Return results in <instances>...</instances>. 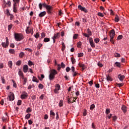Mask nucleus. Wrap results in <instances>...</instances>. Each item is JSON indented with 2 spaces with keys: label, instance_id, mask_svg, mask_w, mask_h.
Wrapping results in <instances>:
<instances>
[{
  "label": "nucleus",
  "instance_id": "obj_1",
  "mask_svg": "<svg viewBox=\"0 0 129 129\" xmlns=\"http://www.w3.org/2000/svg\"><path fill=\"white\" fill-rule=\"evenodd\" d=\"M14 38L17 42L24 40V35L21 33H14Z\"/></svg>",
  "mask_w": 129,
  "mask_h": 129
},
{
  "label": "nucleus",
  "instance_id": "obj_2",
  "mask_svg": "<svg viewBox=\"0 0 129 129\" xmlns=\"http://www.w3.org/2000/svg\"><path fill=\"white\" fill-rule=\"evenodd\" d=\"M43 8H45L47 11V14H52L53 11V7L50 5H47L46 3H43Z\"/></svg>",
  "mask_w": 129,
  "mask_h": 129
},
{
  "label": "nucleus",
  "instance_id": "obj_3",
  "mask_svg": "<svg viewBox=\"0 0 129 129\" xmlns=\"http://www.w3.org/2000/svg\"><path fill=\"white\" fill-rule=\"evenodd\" d=\"M114 36H115V31H114V29H112L109 32V36L110 38V42H111L113 45H114V40H113Z\"/></svg>",
  "mask_w": 129,
  "mask_h": 129
},
{
  "label": "nucleus",
  "instance_id": "obj_4",
  "mask_svg": "<svg viewBox=\"0 0 129 129\" xmlns=\"http://www.w3.org/2000/svg\"><path fill=\"white\" fill-rule=\"evenodd\" d=\"M55 89L53 90V91L55 94H58L59 93V90H60V88H61V86L59 84H56L54 86Z\"/></svg>",
  "mask_w": 129,
  "mask_h": 129
},
{
  "label": "nucleus",
  "instance_id": "obj_5",
  "mask_svg": "<svg viewBox=\"0 0 129 129\" xmlns=\"http://www.w3.org/2000/svg\"><path fill=\"white\" fill-rule=\"evenodd\" d=\"M9 45H10V42H9V38L6 37V42H2V46L3 48H7L9 47Z\"/></svg>",
  "mask_w": 129,
  "mask_h": 129
},
{
  "label": "nucleus",
  "instance_id": "obj_6",
  "mask_svg": "<svg viewBox=\"0 0 129 129\" xmlns=\"http://www.w3.org/2000/svg\"><path fill=\"white\" fill-rule=\"evenodd\" d=\"M10 95L8 96V98L9 101H13V100H15V94H14V93H12V92H10Z\"/></svg>",
  "mask_w": 129,
  "mask_h": 129
},
{
  "label": "nucleus",
  "instance_id": "obj_7",
  "mask_svg": "<svg viewBox=\"0 0 129 129\" xmlns=\"http://www.w3.org/2000/svg\"><path fill=\"white\" fill-rule=\"evenodd\" d=\"M28 93L26 91H23L21 95V99H26L28 97Z\"/></svg>",
  "mask_w": 129,
  "mask_h": 129
},
{
  "label": "nucleus",
  "instance_id": "obj_8",
  "mask_svg": "<svg viewBox=\"0 0 129 129\" xmlns=\"http://www.w3.org/2000/svg\"><path fill=\"white\" fill-rule=\"evenodd\" d=\"M78 8L79 10H81V11H83V12H84V13H88V11H87V9H86V8H85V7H82L81 5H79Z\"/></svg>",
  "mask_w": 129,
  "mask_h": 129
},
{
  "label": "nucleus",
  "instance_id": "obj_9",
  "mask_svg": "<svg viewBox=\"0 0 129 129\" xmlns=\"http://www.w3.org/2000/svg\"><path fill=\"white\" fill-rule=\"evenodd\" d=\"M89 43L91 45V47H92V48H95V44L94 43V42H93V39H92V37H90L89 38Z\"/></svg>",
  "mask_w": 129,
  "mask_h": 129
},
{
  "label": "nucleus",
  "instance_id": "obj_10",
  "mask_svg": "<svg viewBox=\"0 0 129 129\" xmlns=\"http://www.w3.org/2000/svg\"><path fill=\"white\" fill-rule=\"evenodd\" d=\"M23 70L24 73H27V72H28V70H29V67H28V65L27 64L24 65Z\"/></svg>",
  "mask_w": 129,
  "mask_h": 129
},
{
  "label": "nucleus",
  "instance_id": "obj_11",
  "mask_svg": "<svg viewBox=\"0 0 129 129\" xmlns=\"http://www.w3.org/2000/svg\"><path fill=\"white\" fill-rule=\"evenodd\" d=\"M46 15H47V12L46 11H43V12H41L38 15V17H39V18H43V17H45Z\"/></svg>",
  "mask_w": 129,
  "mask_h": 129
},
{
  "label": "nucleus",
  "instance_id": "obj_12",
  "mask_svg": "<svg viewBox=\"0 0 129 129\" xmlns=\"http://www.w3.org/2000/svg\"><path fill=\"white\" fill-rule=\"evenodd\" d=\"M79 67H81L82 68V71H84V70H85V69H86V66H85V64L84 63H79Z\"/></svg>",
  "mask_w": 129,
  "mask_h": 129
},
{
  "label": "nucleus",
  "instance_id": "obj_13",
  "mask_svg": "<svg viewBox=\"0 0 129 129\" xmlns=\"http://www.w3.org/2000/svg\"><path fill=\"white\" fill-rule=\"evenodd\" d=\"M19 70L18 75H19L20 77H21L22 79H24V77H25V76H24V73L20 69Z\"/></svg>",
  "mask_w": 129,
  "mask_h": 129
},
{
  "label": "nucleus",
  "instance_id": "obj_14",
  "mask_svg": "<svg viewBox=\"0 0 129 129\" xmlns=\"http://www.w3.org/2000/svg\"><path fill=\"white\" fill-rule=\"evenodd\" d=\"M121 110L124 112V113H125L127 110V107L125 105H122L121 107Z\"/></svg>",
  "mask_w": 129,
  "mask_h": 129
},
{
  "label": "nucleus",
  "instance_id": "obj_15",
  "mask_svg": "<svg viewBox=\"0 0 129 129\" xmlns=\"http://www.w3.org/2000/svg\"><path fill=\"white\" fill-rule=\"evenodd\" d=\"M125 78V77L124 76V75H121L120 74L118 75V78L119 79L120 81H123V79H124Z\"/></svg>",
  "mask_w": 129,
  "mask_h": 129
},
{
  "label": "nucleus",
  "instance_id": "obj_16",
  "mask_svg": "<svg viewBox=\"0 0 129 129\" xmlns=\"http://www.w3.org/2000/svg\"><path fill=\"white\" fill-rule=\"evenodd\" d=\"M13 12L14 13H18V7H17V4H13Z\"/></svg>",
  "mask_w": 129,
  "mask_h": 129
},
{
  "label": "nucleus",
  "instance_id": "obj_17",
  "mask_svg": "<svg viewBox=\"0 0 129 129\" xmlns=\"http://www.w3.org/2000/svg\"><path fill=\"white\" fill-rule=\"evenodd\" d=\"M50 74H51V75H53V76H55L56 74H58V72H57L56 70H52L51 73H50Z\"/></svg>",
  "mask_w": 129,
  "mask_h": 129
},
{
  "label": "nucleus",
  "instance_id": "obj_18",
  "mask_svg": "<svg viewBox=\"0 0 129 129\" xmlns=\"http://www.w3.org/2000/svg\"><path fill=\"white\" fill-rule=\"evenodd\" d=\"M60 33H57L56 34H54V36L52 37V38H53L54 39H59V37Z\"/></svg>",
  "mask_w": 129,
  "mask_h": 129
},
{
  "label": "nucleus",
  "instance_id": "obj_19",
  "mask_svg": "<svg viewBox=\"0 0 129 129\" xmlns=\"http://www.w3.org/2000/svg\"><path fill=\"white\" fill-rule=\"evenodd\" d=\"M32 81L33 82H36L37 83H39V81L38 80V79H37V78L35 76H33V78H32Z\"/></svg>",
  "mask_w": 129,
  "mask_h": 129
},
{
  "label": "nucleus",
  "instance_id": "obj_20",
  "mask_svg": "<svg viewBox=\"0 0 129 129\" xmlns=\"http://www.w3.org/2000/svg\"><path fill=\"white\" fill-rule=\"evenodd\" d=\"M106 79L107 81H112V78L110 77L109 75H106Z\"/></svg>",
  "mask_w": 129,
  "mask_h": 129
},
{
  "label": "nucleus",
  "instance_id": "obj_21",
  "mask_svg": "<svg viewBox=\"0 0 129 129\" xmlns=\"http://www.w3.org/2000/svg\"><path fill=\"white\" fill-rule=\"evenodd\" d=\"M114 21L116 23H118V22H119V18L117 15H116L115 16Z\"/></svg>",
  "mask_w": 129,
  "mask_h": 129
},
{
  "label": "nucleus",
  "instance_id": "obj_22",
  "mask_svg": "<svg viewBox=\"0 0 129 129\" xmlns=\"http://www.w3.org/2000/svg\"><path fill=\"white\" fill-rule=\"evenodd\" d=\"M6 5L8 6L9 8H11L12 7V2H11L10 1H7V2H6Z\"/></svg>",
  "mask_w": 129,
  "mask_h": 129
},
{
  "label": "nucleus",
  "instance_id": "obj_23",
  "mask_svg": "<svg viewBox=\"0 0 129 129\" xmlns=\"http://www.w3.org/2000/svg\"><path fill=\"white\" fill-rule=\"evenodd\" d=\"M71 60L72 64H75V63H76V59H75V58L72 57Z\"/></svg>",
  "mask_w": 129,
  "mask_h": 129
},
{
  "label": "nucleus",
  "instance_id": "obj_24",
  "mask_svg": "<svg viewBox=\"0 0 129 129\" xmlns=\"http://www.w3.org/2000/svg\"><path fill=\"white\" fill-rule=\"evenodd\" d=\"M8 66L10 67V68H12L13 67V61L12 60H9L8 61Z\"/></svg>",
  "mask_w": 129,
  "mask_h": 129
},
{
  "label": "nucleus",
  "instance_id": "obj_25",
  "mask_svg": "<svg viewBox=\"0 0 129 129\" xmlns=\"http://www.w3.org/2000/svg\"><path fill=\"white\" fill-rule=\"evenodd\" d=\"M43 42L44 43H47L48 42H50V38H48V37L44 38V39L43 40Z\"/></svg>",
  "mask_w": 129,
  "mask_h": 129
},
{
  "label": "nucleus",
  "instance_id": "obj_26",
  "mask_svg": "<svg viewBox=\"0 0 129 129\" xmlns=\"http://www.w3.org/2000/svg\"><path fill=\"white\" fill-rule=\"evenodd\" d=\"M23 79V85H26V83H27V81H28V78H25V77H24V79Z\"/></svg>",
  "mask_w": 129,
  "mask_h": 129
},
{
  "label": "nucleus",
  "instance_id": "obj_27",
  "mask_svg": "<svg viewBox=\"0 0 129 129\" xmlns=\"http://www.w3.org/2000/svg\"><path fill=\"white\" fill-rule=\"evenodd\" d=\"M54 77H55V76H53V75L50 73L49 76V80H53Z\"/></svg>",
  "mask_w": 129,
  "mask_h": 129
},
{
  "label": "nucleus",
  "instance_id": "obj_28",
  "mask_svg": "<svg viewBox=\"0 0 129 129\" xmlns=\"http://www.w3.org/2000/svg\"><path fill=\"white\" fill-rule=\"evenodd\" d=\"M114 65H115V66H116V67L120 68V62H115Z\"/></svg>",
  "mask_w": 129,
  "mask_h": 129
},
{
  "label": "nucleus",
  "instance_id": "obj_29",
  "mask_svg": "<svg viewBox=\"0 0 129 129\" xmlns=\"http://www.w3.org/2000/svg\"><path fill=\"white\" fill-rule=\"evenodd\" d=\"M63 100H60L59 102L58 105L60 107H61L63 106Z\"/></svg>",
  "mask_w": 129,
  "mask_h": 129
},
{
  "label": "nucleus",
  "instance_id": "obj_30",
  "mask_svg": "<svg viewBox=\"0 0 129 129\" xmlns=\"http://www.w3.org/2000/svg\"><path fill=\"white\" fill-rule=\"evenodd\" d=\"M31 115H32V114H30V113H28L25 117V119H29V118H30V117H31Z\"/></svg>",
  "mask_w": 129,
  "mask_h": 129
},
{
  "label": "nucleus",
  "instance_id": "obj_31",
  "mask_svg": "<svg viewBox=\"0 0 129 129\" xmlns=\"http://www.w3.org/2000/svg\"><path fill=\"white\" fill-rule=\"evenodd\" d=\"M29 28V27H27V29L26 30V34H30V33H31V29L30 30Z\"/></svg>",
  "mask_w": 129,
  "mask_h": 129
},
{
  "label": "nucleus",
  "instance_id": "obj_32",
  "mask_svg": "<svg viewBox=\"0 0 129 129\" xmlns=\"http://www.w3.org/2000/svg\"><path fill=\"white\" fill-rule=\"evenodd\" d=\"M31 111L32 108L31 107H28L26 110V112H27V113H29V112H31Z\"/></svg>",
  "mask_w": 129,
  "mask_h": 129
},
{
  "label": "nucleus",
  "instance_id": "obj_33",
  "mask_svg": "<svg viewBox=\"0 0 129 129\" xmlns=\"http://www.w3.org/2000/svg\"><path fill=\"white\" fill-rule=\"evenodd\" d=\"M79 75V73L77 72H73V77H75V76H77V75Z\"/></svg>",
  "mask_w": 129,
  "mask_h": 129
},
{
  "label": "nucleus",
  "instance_id": "obj_34",
  "mask_svg": "<svg viewBox=\"0 0 129 129\" xmlns=\"http://www.w3.org/2000/svg\"><path fill=\"white\" fill-rule=\"evenodd\" d=\"M22 64V61L21 60H18L16 62V64L17 66H21V64Z\"/></svg>",
  "mask_w": 129,
  "mask_h": 129
},
{
  "label": "nucleus",
  "instance_id": "obj_35",
  "mask_svg": "<svg viewBox=\"0 0 129 129\" xmlns=\"http://www.w3.org/2000/svg\"><path fill=\"white\" fill-rule=\"evenodd\" d=\"M94 108H95V105H94V104L91 105L90 107V110H92L93 109H94Z\"/></svg>",
  "mask_w": 129,
  "mask_h": 129
},
{
  "label": "nucleus",
  "instance_id": "obj_36",
  "mask_svg": "<svg viewBox=\"0 0 129 129\" xmlns=\"http://www.w3.org/2000/svg\"><path fill=\"white\" fill-rule=\"evenodd\" d=\"M87 31L89 36H91L92 35V32H91V31L90 29H89V28L87 30Z\"/></svg>",
  "mask_w": 129,
  "mask_h": 129
},
{
  "label": "nucleus",
  "instance_id": "obj_37",
  "mask_svg": "<svg viewBox=\"0 0 129 129\" xmlns=\"http://www.w3.org/2000/svg\"><path fill=\"white\" fill-rule=\"evenodd\" d=\"M105 113L106 114H109L110 113V109L106 108Z\"/></svg>",
  "mask_w": 129,
  "mask_h": 129
},
{
  "label": "nucleus",
  "instance_id": "obj_38",
  "mask_svg": "<svg viewBox=\"0 0 129 129\" xmlns=\"http://www.w3.org/2000/svg\"><path fill=\"white\" fill-rule=\"evenodd\" d=\"M24 55H25V53H24L23 52H20L19 54L20 58H23V57H24Z\"/></svg>",
  "mask_w": 129,
  "mask_h": 129
},
{
  "label": "nucleus",
  "instance_id": "obj_39",
  "mask_svg": "<svg viewBox=\"0 0 129 129\" xmlns=\"http://www.w3.org/2000/svg\"><path fill=\"white\" fill-rule=\"evenodd\" d=\"M114 56H115V57H116V58H118V57H120V54H119L117 52H116L114 53Z\"/></svg>",
  "mask_w": 129,
  "mask_h": 129
},
{
  "label": "nucleus",
  "instance_id": "obj_40",
  "mask_svg": "<svg viewBox=\"0 0 129 129\" xmlns=\"http://www.w3.org/2000/svg\"><path fill=\"white\" fill-rule=\"evenodd\" d=\"M1 80H2V83H3V84H5L6 83V80H5V77L2 76Z\"/></svg>",
  "mask_w": 129,
  "mask_h": 129
},
{
  "label": "nucleus",
  "instance_id": "obj_41",
  "mask_svg": "<svg viewBox=\"0 0 129 129\" xmlns=\"http://www.w3.org/2000/svg\"><path fill=\"white\" fill-rule=\"evenodd\" d=\"M43 45L41 43H39L37 46V48L38 50H40L41 49V47H42Z\"/></svg>",
  "mask_w": 129,
  "mask_h": 129
},
{
  "label": "nucleus",
  "instance_id": "obj_42",
  "mask_svg": "<svg viewBox=\"0 0 129 129\" xmlns=\"http://www.w3.org/2000/svg\"><path fill=\"white\" fill-rule=\"evenodd\" d=\"M122 38H123V36H122V35H119L118 36L117 40H121V39H122Z\"/></svg>",
  "mask_w": 129,
  "mask_h": 129
},
{
  "label": "nucleus",
  "instance_id": "obj_43",
  "mask_svg": "<svg viewBox=\"0 0 129 129\" xmlns=\"http://www.w3.org/2000/svg\"><path fill=\"white\" fill-rule=\"evenodd\" d=\"M94 41L95 43H96V44H97V43H99V41H100V40L99 39V38H97L94 39Z\"/></svg>",
  "mask_w": 129,
  "mask_h": 129
},
{
  "label": "nucleus",
  "instance_id": "obj_44",
  "mask_svg": "<svg viewBox=\"0 0 129 129\" xmlns=\"http://www.w3.org/2000/svg\"><path fill=\"white\" fill-rule=\"evenodd\" d=\"M38 88H39L40 89H43V88H44V86L43 85V84H39L38 85Z\"/></svg>",
  "mask_w": 129,
  "mask_h": 129
},
{
  "label": "nucleus",
  "instance_id": "obj_45",
  "mask_svg": "<svg viewBox=\"0 0 129 129\" xmlns=\"http://www.w3.org/2000/svg\"><path fill=\"white\" fill-rule=\"evenodd\" d=\"M14 4L17 5V4H20V0H13Z\"/></svg>",
  "mask_w": 129,
  "mask_h": 129
},
{
  "label": "nucleus",
  "instance_id": "obj_46",
  "mask_svg": "<svg viewBox=\"0 0 129 129\" xmlns=\"http://www.w3.org/2000/svg\"><path fill=\"white\" fill-rule=\"evenodd\" d=\"M78 38V34H75L73 36V39L76 40Z\"/></svg>",
  "mask_w": 129,
  "mask_h": 129
},
{
  "label": "nucleus",
  "instance_id": "obj_47",
  "mask_svg": "<svg viewBox=\"0 0 129 129\" xmlns=\"http://www.w3.org/2000/svg\"><path fill=\"white\" fill-rule=\"evenodd\" d=\"M84 54H83V52L79 53H78V57H83V55Z\"/></svg>",
  "mask_w": 129,
  "mask_h": 129
},
{
  "label": "nucleus",
  "instance_id": "obj_48",
  "mask_svg": "<svg viewBox=\"0 0 129 129\" xmlns=\"http://www.w3.org/2000/svg\"><path fill=\"white\" fill-rule=\"evenodd\" d=\"M12 82L13 83V87L17 88V84L16 83V82L13 80Z\"/></svg>",
  "mask_w": 129,
  "mask_h": 129
},
{
  "label": "nucleus",
  "instance_id": "obj_49",
  "mask_svg": "<svg viewBox=\"0 0 129 129\" xmlns=\"http://www.w3.org/2000/svg\"><path fill=\"white\" fill-rule=\"evenodd\" d=\"M28 64L29 66H32V65H34V63L32 62V61H31L30 60H29L28 61Z\"/></svg>",
  "mask_w": 129,
  "mask_h": 129
},
{
  "label": "nucleus",
  "instance_id": "obj_50",
  "mask_svg": "<svg viewBox=\"0 0 129 129\" xmlns=\"http://www.w3.org/2000/svg\"><path fill=\"white\" fill-rule=\"evenodd\" d=\"M39 9L41 11V10L43 9V4H42V3H40L39 4Z\"/></svg>",
  "mask_w": 129,
  "mask_h": 129
},
{
  "label": "nucleus",
  "instance_id": "obj_51",
  "mask_svg": "<svg viewBox=\"0 0 129 129\" xmlns=\"http://www.w3.org/2000/svg\"><path fill=\"white\" fill-rule=\"evenodd\" d=\"M81 45H82V43H81V41H79L77 43V47H78V48H80L81 47Z\"/></svg>",
  "mask_w": 129,
  "mask_h": 129
},
{
  "label": "nucleus",
  "instance_id": "obj_52",
  "mask_svg": "<svg viewBox=\"0 0 129 129\" xmlns=\"http://www.w3.org/2000/svg\"><path fill=\"white\" fill-rule=\"evenodd\" d=\"M25 51H28L29 52H30L31 53H32V52H33V50L31 49V48H25Z\"/></svg>",
  "mask_w": 129,
  "mask_h": 129
},
{
  "label": "nucleus",
  "instance_id": "obj_53",
  "mask_svg": "<svg viewBox=\"0 0 129 129\" xmlns=\"http://www.w3.org/2000/svg\"><path fill=\"white\" fill-rule=\"evenodd\" d=\"M34 37H35V38H36V39H39V33H36V34L34 35Z\"/></svg>",
  "mask_w": 129,
  "mask_h": 129
},
{
  "label": "nucleus",
  "instance_id": "obj_54",
  "mask_svg": "<svg viewBox=\"0 0 129 129\" xmlns=\"http://www.w3.org/2000/svg\"><path fill=\"white\" fill-rule=\"evenodd\" d=\"M46 37V33L45 32H42L41 33V38L43 39V38H45Z\"/></svg>",
  "mask_w": 129,
  "mask_h": 129
},
{
  "label": "nucleus",
  "instance_id": "obj_55",
  "mask_svg": "<svg viewBox=\"0 0 129 129\" xmlns=\"http://www.w3.org/2000/svg\"><path fill=\"white\" fill-rule=\"evenodd\" d=\"M12 28H13V24H10V25H8L9 31H10V30H12Z\"/></svg>",
  "mask_w": 129,
  "mask_h": 129
},
{
  "label": "nucleus",
  "instance_id": "obj_56",
  "mask_svg": "<svg viewBox=\"0 0 129 129\" xmlns=\"http://www.w3.org/2000/svg\"><path fill=\"white\" fill-rule=\"evenodd\" d=\"M66 66L65 65V64H64V62H62L61 63V68H62V69H64V68H65Z\"/></svg>",
  "mask_w": 129,
  "mask_h": 129
},
{
  "label": "nucleus",
  "instance_id": "obj_57",
  "mask_svg": "<svg viewBox=\"0 0 129 129\" xmlns=\"http://www.w3.org/2000/svg\"><path fill=\"white\" fill-rule=\"evenodd\" d=\"M98 16L102 18L104 17V15H103V14H102V13L99 12L98 13Z\"/></svg>",
  "mask_w": 129,
  "mask_h": 129
},
{
  "label": "nucleus",
  "instance_id": "obj_58",
  "mask_svg": "<svg viewBox=\"0 0 129 129\" xmlns=\"http://www.w3.org/2000/svg\"><path fill=\"white\" fill-rule=\"evenodd\" d=\"M36 97H37V96L34 95L31 97V98H32V100H33V101H35V100H36Z\"/></svg>",
  "mask_w": 129,
  "mask_h": 129
},
{
  "label": "nucleus",
  "instance_id": "obj_59",
  "mask_svg": "<svg viewBox=\"0 0 129 129\" xmlns=\"http://www.w3.org/2000/svg\"><path fill=\"white\" fill-rule=\"evenodd\" d=\"M50 115H52V116H55V113L54 112H53V111H52V110H50Z\"/></svg>",
  "mask_w": 129,
  "mask_h": 129
},
{
  "label": "nucleus",
  "instance_id": "obj_60",
  "mask_svg": "<svg viewBox=\"0 0 129 129\" xmlns=\"http://www.w3.org/2000/svg\"><path fill=\"white\" fill-rule=\"evenodd\" d=\"M21 104H22V100H19L17 102V105L20 106V105H21Z\"/></svg>",
  "mask_w": 129,
  "mask_h": 129
},
{
  "label": "nucleus",
  "instance_id": "obj_61",
  "mask_svg": "<svg viewBox=\"0 0 129 129\" xmlns=\"http://www.w3.org/2000/svg\"><path fill=\"white\" fill-rule=\"evenodd\" d=\"M9 53H11V54H14V53H15V49H10Z\"/></svg>",
  "mask_w": 129,
  "mask_h": 129
},
{
  "label": "nucleus",
  "instance_id": "obj_62",
  "mask_svg": "<svg viewBox=\"0 0 129 129\" xmlns=\"http://www.w3.org/2000/svg\"><path fill=\"white\" fill-rule=\"evenodd\" d=\"M83 36L86 37V38H89V34H87L86 33H83Z\"/></svg>",
  "mask_w": 129,
  "mask_h": 129
},
{
  "label": "nucleus",
  "instance_id": "obj_63",
  "mask_svg": "<svg viewBox=\"0 0 129 129\" xmlns=\"http://www.w3.org/2000/svg\"><path fill=\"white\" fill-rule=\"evenodd\" d=\"M117 86H118V87H121L122 86H123V84L122 83L117 84Z\"/></svg>",
  "mask_w": 129,
  "mask_h": 129
},
{
  "label": "nucleus",
  "instance_id": "obj_64",
  "mask_svg": "<svg viewBox=\"0 0 129 129\" xmlns=\"http://www.w3.org/2000/svg\"><path fill=\"white\" fill-rule=\"evenodd\" d=\"M66 72H69L70 71V70H71V69L70 68H69V67H68L66 69Z\"/></svg>",
  "mask_w": 129,
  "mask_h": 129
}]
</instances>
